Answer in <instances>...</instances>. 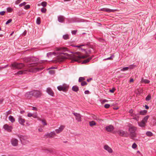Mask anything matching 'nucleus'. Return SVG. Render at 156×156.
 I'll return each mask as SVG.
<instances>
[{
    "label": "nucleus",
    "mask_w": 156,
    "mask_h": 156,
    "mask_svg": "<svg viewBox=\"0 0 156 156\" xmlns=\"http://www.w3.org/2000/svg\"><path fill=\"white\" fill-rule=\"evenodd\" d=\"M37 64L36 63L29 64L27 66V69H25L23 71H20L17 73V74L18 75H21L25 74L27 72H36L43 69V67H38L37 66Z\"/></svg>",
    "instance_id": "1"
},
{
    "label": "nucleus",
    "mask_w": 156,
    "mask_h": 156,
    "mask_svg": "<svg viewBox=\"0 0 156 156\" xmlns=\"http://www.w3.org/2000/svg\"><path fill=\"white\" fill-rule=\"evenodd\" d=\"M56 50L58 52L57 58V62H62L63 60L68 58V54L66 53L62 52V51H66L67 48L64 47L56 48Z\"/></svg>",
    "instance_id": "2"
},
{
    "label": "nucleus",
    "mask_w": 156,
    "mask_h": 156,
    "mask_svg": "<svg viewBox=\"0 0 156 156\" xmlns=\"http://www.w3.org/2000/svg\"><path fill=\"white\" fill-rule=\"evenodd\" d=\"M129 127L128 130L131 138L133 139H134L136 137L137 134L136 131L137 128L131 124L129 126Z\"/></svg>",
    "instance_id": "3"
},
{
    "label": "nucleus",
    "mask_w": 156,
    "mask_h": 156,
    "mask_svg": "<svg viewBox=\"0 0 156 156\" xmlns=\"http://www.w3.org/2000/svg\"><path fill=\"white\" fill-rule=\"evenodd\" d=\"M88 57V55L81 56L80 52H77L73 54L71 57L72 60L74 61L77 62L81 58H84Z\"/></svg>",
    "instance_id": "4"
},
{
    "label": "nucleus",
    "mask_w": 156,
    "mask_h": 156,
    "mask_svg": "<svg viewBox=\"0 0 156 156\" xmlns=\"http://www.w3.org/2000/svg\"><path fill=\"white\" fill-rule=\"evenodd\" d=\"M24 66V64L22 63H18L16 62L14 63L11 65V67L13 69H21Z\"/></svg>",
    "instance_id": "5"
},
{
    "label": "nucleus",
    "mask_w": 156,
    "mask_h": 156,
    "mask_svg": "<svg viewBox=\"0 0 156 156\" xmlns=\"http://www.w3.org/2000/svg\"><path fill=\"white\" fill-rule=\"evenodd\" d=\"M117 133L120 136L123 137H127L128 134L126 131H125L122 130H119L117 131Z\"/></svg>",
    "instance_id": "6"
},
{
    "label": "nucleus",
    "mask_w": 156,
    "mask_h": 156,
    "mask_svg": "<svg viewBox=\"0 0 156 156\" xmlns=\"http://www.w3.org/2000/svg\"><path fill=\"white\" fill-rule=\"evenodd\" d=\"M33 96L36 98L40 97L41 95V92L39 90H32Z\"/></svg>",
    "instance_id": "7"
},
{
    "label": "nucleus",
    "mask_w": 156,
    "mask_h": 156,
    "mask_svg": "<svg viewBox=\"0 0 156 156\" xmlns=\"http://www.w3.org/2000/svg\"><path fill=\"white\" fill-rule=\"evenodd\" d=\"M73 114L75 116V119L78 122H80L81 121V115L79 113L73 112Z\"/></svg>",
    "instance_id": "8"
},
{
    "label": "nucleus",
    "mask_w": 156,
    "mask_h": 156,
    "mask_svg": "<svg viewBox=\"0 0 156 156\" xmlns=\"http://www.w3.org/2000/svg\"><path fill=\"white\" fill-rule=\"evenodd\" d=\"M3 128L9 132H11L12 127L11 126H9L7 124H5L3 126Z\"/></svg>",
    "instance_id": "9"
},
{
    "label": "nucleus",
    "mask_w": 156,
    "mask_h": 156,
    "mask_svg": "<svg viewBox=\"0 0 156 156\" xmlns=\"http://www.w3.org/2000/svg\"><path fill=\"white\" fill-rule=\"evenodd\" d=\"M18 140L15 138H13L11 140V143L13 146H16L18 145Z\"/></svg>",
    "instance_id": "10"
},
{
    "label": "nucleus",
    "mask_w": 156,
    "mask_h": 156,
    "mask_svg": "<svg viewBox=\"0 0 156 156\" xmlns=\"http://www.w3.org/2000/svg\"><path fill=\"white\" fill-rule=\"evenodd\" d=\"M18 121L20 124L23 126L24 125V123L25 121V119L22 118L21 116H20L18 117Z\"/></svg>",
    "instance_id": "11"
},
{
    "label": "nucleus",
    "mask_w": 156,
    "mask_h": 156,
    "mask_svg": "<svg viewBox=\"0 0 156 156\" xmlns=\"http://www.w3.org/2000/svg\"><path fill=\"white\" fill-rule=\"evenodd\" d=\"M66 85H60L57 87V89L59 91H66Z\"/></svg>",
    "instance_id": "12"
},
{
    "label": "nucleus",
    "mask_w": 156,
    "mask_h": 156,
    "mask_svg": "<svg viewBox=\"0 0 156 156\" xmlns=\"http://www.w3.org/2000/svg\"><path fill=\"white\" fill-rule=\"evenodd\" d=\"M104 148L110 153H112L113 152V150L112 149L107 145H105Z\"/></svg>",
    "instance_id": "13"
},
{
    "label": "nucleus",
    "mask_w": 156,
    "mask_h": 156,
    "mask_svg": "<svg viewBox=\"0 0 156 156\" xmlns=\"http://www.w3.org/2000/svg\"><path fill=\"white\" fill-rule=\"evenodd\" d=\"M65 126H64L61 125L60 126L58 129H55V131L57 133H59L63 131L65 128Z\"/></svg>",
    "instance_id": "14"
},
{
    "label": "nucleus",
    "mask_w": 156,
    "mask_h": 156,
    "mask_svg": "<svg viewBox=\"0 0 156 156\" xmlns=\"http://www.w3.org/2000/svg\"><path fill=\"white\" fill-rule=\"evenodd\" d=\"M27 137L26 136H21L20 137V139L21 142L26 143L28 142L27 140Z\"/></svg>",
    "instance_id": "15"
},
{
    "label": "nucleus",
    "mask_w": 156,
    "mask_h": 156,
    "mask_svg": "<svg viewBox=\"0 0 156 156\" xmlns=\"http://www.w3.org/2000/svg\"><path fill=\"white\" fill-rule=\"evenodd\" d=\"M105 128L106 130L107 131L111 132L114 129V127L111 125H109L108 126H106Z\"/></svg>",
    "instance_id": "16"
},
{
    "label": "nucleus",
    "mask_w": 156,
    "mask_h": 156,
    "mask_svg": "<svg viewBox=\"0 0 156 156\" xmlns=\"http://www.w3.org/2000/svg\"><path fill=\"white\" fill-rule=\"evenodd\" d=\"M25 95L26 98H30L33 96L32 91L27 92Z\"/></svg>",
    "instance_id": "17"
},
{
    "label": "nucleus",
    "mask_w": 156,
    "mask_h": 156,
    "mask_svg": "<svg viewBox=\"0 0 156 156\" xmlns=\"http://www.w3.org/2000/svg\"><path fill=\"white\" fill-rule=\"evenodd\" d=\"M56 134L54 131L51 132L49 133H47V136L50 138L53 137Z\"/></svg>",
    "instance_id": "18"
},
{
    "label": "nucleus",
    "mask_w": 156,
    "mask_h": 156,
    "mask_svg": "<svg viewBox=\"0 0 156 156\" xmlns=\"http://www.w3.org/2000/svg\"><path fill=\"white\" fill-rule=\"evenodd\" d=\"M101 11L108 12H114L115 11V10L113 9H108L106 8H103L101 9Z\"/></svg>",
    "instance_id": "19"
},
{
    "label": "nucleus",
    "mask_w": 156,
    "mask_h": 156,
    "mask_svg": "<svg viewBox=\"0 0 156 156\" xmlns=\"http://www.w3.org/2000/svg\"><path fill=\"white\" fill-rule=\"evenodd\" d=\"M47 92L50 95L53 96L54 95V93L51 88H48L47 89Z\"/></svg>",
    "instance_id": "20"
},
{
    "label": "nucleus",
    "mask_w": 156,
    "mask_h": 156,
    "mask_svg": "<svg viewBox=\"0 0 156 156\" xmlns=\"http://www.w3.org/2000/svg\"><path fill=\"white\" fill-rule=\"evenodd\" d=\"M138 126L142 127H144L146 126V123L142 121L141 122H138Z\"/></svg>",
    "instance_id": "21"
},
{
    "label": "nucleus",
    "mask_w": 156,
    "mask_h": 156,
    "mask_svg": "<svg viewBox=\"0 0 156 156\" xmlns=\"http://www.w3.org/2000/svg\"><path fill=\"white\" fill-rule=\"evenodd\" d=\"M37 59L36 58L34 57H33L31 58H28L27 59V62H34L35 61H37Z\"/></svg>",
    "instance_id": "22"
},
{
    "label": "nucleus",
    "mask_w": 156,
    "mask_h": 156,
    "mask_svg": "<svg viewBox=\"0 0 156 156\" xmlns=\"http://www.w3.org/2000/svg\"><path fill=\"white\" fill-rule=\"evenodd\" d=\"M65 19V17L62 16H59L58 17V20L61 23L63 22Z\"/></svg>",
    "instance_id": "23"
},
{
    "label": "nucleus",
    "mask_w": 156,
    "mask_h": 156,
    "mask_svg": "<svg viewBox=\"0 0 156 156\" xmlns=\"http://www.w3.org/2000/svg\"><path fill=\"white\" fill-rule=\"evenodd\" d=\"M77 18H74L70 19H68V20L67 23H69L72 22H77Z\"/></svg>",
    "instance_id": "24"
},
{
    "label": "nucleus",
    "mask_w": 156,
    "mask_h": 156,
    "mask_svg": "<svg viewBox=\"0 0 156 156\" xmlns=\"http://www.w3.org/2000/svg\"><path fill=\"white\" fill-rule=\"evenodd\" d=\"M9 119L12 123L14 122L15 121V119L13 117V116L11 115H10L9 117Z\"/></svg>",
    "instance_id": "25"
},
{
    "label": "nucleus",
    "mask_w": 156,
    "mask_h": 156,
    "mask_svg": "<svg viewBox=\"0 0 156 156\" xmlns=\"http://www.w3.org/2000/svg\"><path fill=\"white\" fill-rule=\"evenodd\" d=\"M150 82V81L147 79H144L143 78L141 80V83H149Z\"/></svg>",
    "instance_id": "26"
},
{
    "label": "nucleus",
    "mask_w": 156,
    "mask_h": 156,
    "mask_svg": "<svg viewBox=\"0 0 156 156\" xmlns=\"http://www.w3.org/2000/svg\"><path fill=\"white\" fill-rule=\"evenodd\" d=\"M72 88L73 90L75 92H77L79 90V88L76 86H73Z\"/></svg>",
    "instance_id": "27"
},
{
    "label": "nucleus",
    "mask_w": 156,
    "mask_h": 156,
    "mask_svg": "<svg viewBox=\"0 0 156 156\" xmlns=\"http://www.w3.org/2000/svg\"><path fill=\"white\" fill-rule=\"evenodd\" d=\"M93 56L92 57H89L88 58L84 60L83 62V63H87L89 62V61L92 59V58Z\"/></svg>",
    "instance_id": "28"
},
{
    "label": "nucleus",
    "mask_w": 156,
    "mask_h": 156,
    "mask_svg": "<svg viewBox=\"0 0 156 156\" xmlns=\"http://www.w3.org/2000/svg\"><path fill=\"white\" fill-rule=\"evenodd\" d=\"M89 125L90 126H95L96 125V123L94 121H90L89 123Z\"/></svg>",
    "instance_id": "29"
},
{
    "label": "nucleus",
    "mask_w": 156,
    "mask_h": 156,
    "mask_svg": "<svg viewBox=\"0 0 156 156\" xmlns=\"http://www.w3.org/2000/svg\"><path fill=\"white\" fill-rule=\"evenodd\" d=\"M149 116H146L144 117L143 119L142 120V121L146 123L147 122V121L149 118Z\"/></svg>",
    "instance_id": "30"
},
{
    "label": "nucleus",
    "mask_w": 156,
    "mask_h": 156,
    "mask_svg": "<svg viewBox=\"0 0 156 156\" xmlns=\"http://www.w3.org/2000/svg\"><path fill=\"white\" fill-rule=\"evenodd\" d=\"M146 135L148 136H151L153 135V133L151 132L147 131L146 133Z\"/></svg>",
    "instance_id": "31"
},
{
    "label": "nucleus",
    "mask_w": 156,
    "mask_h": 156,
    "mask_svg": "<svg viewBox=\"0 0 156 156\" xmlns=\"http://www.w3.org/2000/svg\"><path fill=\"white\" fill-rule=\"evenodd\" d=\"M41 18L40 17L37 18L36 20V23L37 24H40L41 23Z\"/></svg>",
    "instance_id": "32"
},
{
    "label": "nucleus",
    "mask_w": 156,
    "mask_h": 156,
    "mask_svg": "<svg viewBox=\"0 0 156 156\" xmlns=\"http://www.w3.org/2000/svg\"><path fill=\"white\" fill-rule=\"evenodd\" d=\"M41 122L44 126H46L47 125L45 119H42Z\"/></svg>",
    "instance_id": "33"
},
{
    "label": "nucleus",
    "mask_w": 156,
    "mask_h": 156,
    "mask_svg": "<svg viewBox=\"0 0 156 156\" xmlns=\"http://www.w3.org/2000/svg\"><path fill=\"white\" fill-rule=\"evenodd\" d=\"M63 38L65 39V40H67L68 39L69 37V36L68 34H65L64 35H63Z\"/></svg>",
    "instance_id": "34"
},
{
    "label": "nucleus",
    "mask_w": 156,
    "mask_h": 156,
    "mask_svg": "<svg viewBox=\"0 0 156 156\" xmlns=\"http://www.w3.org/2000/svg\"><path fill=\"white\" fill-rule=\"evenodd\" d=\"M41 5L43 7H45L47 5V3L45 1L41 3Z\"/></svg>",
    "instance_id": "35"
},
{
    "label": "nucleus",
    "mask_w": 156,
    "mask_h": 156,
    "mask_svg": "<svg viewBox=\"0 0 156 156\" xmlns=\"http://www.w3.org/2000/svg\"><path fill=\"white\" fill-rule=\"evenodd\" d=\"M129 69V67H123L121 69V71H125L128 70Z\"/></svg>",
    "instance_id": "36"
},
{
    "label": "nucleus",
    "mask_w": 156,
    "mask_h": 156,
    "mask_svg": "<svg viewBox=\"0 0 156 156\" xmlns=\"http://www.w3.org/2000/svg\"><path fill=\"white\" fill-rule=\"evenodd\" d=\"M114 57V55H112L110 57L107 58H105L104 60H112V59Z\"/></svg>",
    "instance_id": "37"
},
{
    "label": "nucleus",
    "mask_w": 156,
    "mask_h": 156,
    "mask_svg": "<svg viewBox=\"0 0 156 156\" xmlns=\"http://www.w3.org/2000/svg\"><path fill=\"white\" fill-rule=\"evenodd\" d=\"M7 10L8 12H11L13 11V9L10 7H9L7 8Z\"/></svg>",
    "instance_id": "38"
},
{
    "label": "nucleus",
    "mask_w": 156,
    "mask_h": 156,
    "mask_svg": "<svg viewBox=\"0 0 156 156\" xmlns=\"http://www.w3.org/2000/svg\"><path fill=\"white\" fill-rule=\"evenodd\" d=\"M147 112V111L144 110L140 112V114L141 115H144Z\"/></svg>",
    "instance_id": "39"
},
{
    "label": "nucleus",
    "mask_w": 156,
    "mask_h": 156,
    "mask_svg": "<svg viewBox=\"0 0 156 156\" xmlns=\"http://www.w3.org/2000/svg\"><path fill=\"white\" fill-rule=\"evenodd\" d=\"M85 80V78L83 77H80L78 81L79 82H80L83 80Z\"/></svg>",
    "instance_id": "40"
},
{
    "label": "nucleus",
    "mask_w": 156,
    "mask_h": 156,
    "mask_svg": "<svg viewBox=\"0 0 156 156\" xmlns=\"http://www.w3.org/2000/svg\"><path fill=\"white\" fill-rule=\"evenodd\" d=\"M87 84V83L86 81H83L81 83V85L82 86H84Z\"/></svg>",
    "instance_id": "41"
},
{
    "label": "nucleus",
    "mask_w": 156,
    "mask_h": 156,
    "mask_svg": "<svg viewBox=\"0 0 156 156\" xmlns=\"http://www.w3.org/2000/svg\"><path fill=\"white\" fill-rule=\"evenodd\" d=\"M41 11L43 13H45L46 11V9L44 8H42L41 9Z\"/></svg>",
    "instance_id": "42"
},
{
    "label": "nucleus",
    "mask_w": 156,
    "mask_h": 156,
    "mask_svg": "<svg viewBox=\"0 0 156 156\" xmlns=\"http://www.w3.org/2000/svg\"><path fill=\"white\" fill-rule=\"evenodd\" d=\"M151 99V97L150 95H148L146 98V100L147 101L150 100Z\"/></svg>",
    "instance_id": "43"
},
{
    "label": "nucleus",
    "mask_w": 156,
    "mask_h": 156,
    "mask_svg": "<svg viewBox=\"0 0 156 156\" xmlns=\"http://www.w3.org/2000/svg\"><path fill=\"white\" fill-rule=\"evenodd\" d=\"M32 117L34 118H37V115L36 112L34 114H33Z\"/></svg>",
    "instance_id": "44"
},
{
    "label": "nucleus",
    "mask_w": 156,
    "mask_h": 156,
    "mask_svg": "<svg viewBox=\"0 0 156 156\" xmlns=\"http://www.w3.org/2000/svg\"><path fill=\"white\" fill-rule=\"evenodd\" d=\"M137 145L135 143H134L132 146V147L133 148L135 149L137 147Z\"/></svg>",
    "instance_id": "45"
},
{
    "label": "nucleus",
    "mask_w": 156,
    "mask_h": 156,
    "mask_svg": "<svg viewBox=\"0 0 156 156\" xmlns=\"http://www.w3.org/2000/svg\"><path fill=\"white\" fill-rule=\"evenodd\" d=\"M49 72L51 74H53L55 73V71L53 70H50L49 71Z\"/></svg>",
    "instance_id": "46"
},
{
    "label": "nucleus",
    "mask_w": 156,
    "mask_h": 156,
    "mask_svg": "<svg viewBox=\"0 0 156 156\" xmlns=\"http://www.w3.org/2000/svg\"><path fill=\"white\" fill-rule=\"evenodd\" d=\"M30 5H27L25 6L24 8L25 9H29L30 8Z\"/></svg>",
    "instance_id": "47"
},
{
    "label": "nucleus",
    "mask_w": 156,
    "mask_h": 156,
    "mask_svg": "<svg viewBox=\"0 0 156 156\" xmlns=\"http://www.w3.org/2000/svg\"><path fill=\"white\" fill-rule=\"evenodd\" d=\"M12 19H10L8 21H7L5 23L6 24H8L10 23L12 21Z\"/></svg>",
    "instance_id": "48"
},
{
    "label": "nucleus",
    "mask_w": 156,
    "mask_h": 156,
    "mask_svg": "<svg viewBox=\"0 0 156 156\" xmlns=\"http://www.w3.org/2000/svg\"><path fill=\"white\" fill-rule=\"evenodd\" d=\"M133 111L132 109H131L129 111V112L130 114L132 116H133Z\"/></svg>",
    "instance_id": "49"
},
{
    "label": "nucleus",
    "mask_w": 156,
    "mask_h": 156,
    "mask_svg": "<svg viewBox=\"0 0 156 156\" xmlns=\"http://www.w3.org/2000/svg\"><path fill=\"white\" fill-rule=\"evenodd\" d=\"M135 67V66L133 65H131L128 67H129V69H133Z\"/></svg>",
    "instance_id": "50"
},
{
    "label": "nucleus",
    "mask_w": 156,
    "mask_h": 156,
    "mask_svg": "<svg viewBox=\"0 0 156 156\" xmlns=\"http://www.w3.org/2000/svg\"><path fill=\"white\" fill-rule=\"evenodd\" d=\"M11 111L9 110L8 111V112H6V113H5V114L7 116L9 114H10L11 113Z\"/></svg>",
    "instance_id": "51"
},
{
    "label": "nucleus",
    "mask_w": 156,
    "mask_h": 156,
    "mask_svg": "<svg viewBox=\"0 0 156 156\" xmlns=\"http://www.w3.org/2000/svg\"><path fill=\"white\" fill-rule=\"evenodd\" d=\"M110 106V105L108 104H106L105 105L104 107L106 108H108Z\"/></svg>",
    "instance_id": "52"
},
{
    "label": "nucleus",
    "mask_w": 156,
    "mask_h": 156,
    "mask_svg": "<svg viewBox=\"0 0 156 156\" xmlns=\"http://www.w3.org/2000/svg\"><path fill=\"white\" fill-rule=\"evenodd\" d=\"M54 54V53L51 52H49L47 54V56L48 57H49V56H51Z\"/></svg>",
    "instance_id": "53"
},
{
    "label": "nucleus",
    "mask_w": 156,
    "mask_h": 156,
    "mask_svg": "<svg viewBox=\"0 0 156 156\" xmlns=\"http://www.w3.org/2000/svg\"><path fill=\"white\" fill-rule=\"evenodd\" d=\"M26 4V3L25 2H23V3L20 4L19 5V6L20 7H22L23 6H24Z\"/></svg>",
    "instance_id": "54"
},
{
    "label": "nucleus",
    "mask_w": 156,
    "mask_h": 156,
    "mask_svg": "<svg viewBox=\"0 0 156 156\" xmlns=\"http://www.w3.org/2000/svg\"><path fill=\"white\" fill-rule=\"evenodd\" d=\"M93 118L94 120H98L99 119L96 116L94 115V116H93Z\"/></svg>",
    "instance_id": "55"
},
{
    "label": "nucleus",
    "mask_w": 156,
    "mask_h": 156,
    "mask_svg": "<svg viewBox=\"0 0 156 156\" xmlns=\"http://www.w3.org/2000/svg\"><path fill=\"white\" fill-rule=\"evenodd\" d=\"M5 13V11H3L0 12V15L1 16L4 15Z\"/></svg>",
    "instance_id": "56"
},
{
    "label": "nucleus",
    "mask_w": 156,
    "mask_h": 156,
    "mask_svg": "<svg viewBox=\"0 0 156 156\" xmlns=\"http://www.w3.org/2000/svg\"><path fill=\"white\" fill-rule=\"evenodd\" d=\"M32 116L33 114L31 113H29L27 114V116L29 117H32Z\"/></svg>",
    "instance_id": "57"
},
{
    "label": "nucleus",
    "mask_w": 156,
    "mask_h": 156,
    "mask_svg": "<svg viewBox=\"0 0 156 156\" xmlns=\"http://www.w3.org/2000/svg\"><path fill=\"white\" fill-rule=\"evenodd\" d=\"M77 30H74L72 31V34H75L76 33Z\"/></svg>",
    "instance_id": "58"
},
{
    "label": "nucleus",
    "mask_w": 156,
    "mask_h": 156,
    "mask_svg": "<svg viewBox=\"0 0 156 156\" xmlns=\"http://www.w3.org/2000/svg\"><path fill=\"white\" fill-rule=\"evenodd\" d=\"M90 92L88 90H86L84 91V93L85 94H89Z\"/></svg>",
    "instance_id": "59"
},
{
    "label": "nucleus",
    "mask_w": 156,
    "mask_h": 156,
    "mask_svg": "<svg viewBox=\"0 0 156 156\" xmlns=\"http://www.w3.org/2000/svg\"><path fill=\"white\" fill-rule=\"evenodd\" d=\"M108 101L106 100H105V99H104V100H103L101 102V103H104L105 102H107Z\"/></svg>",
    "instance_id": "60"
},
{
    "label": "nucleus",
    "mask_w": 156,
    "mask_h": 156,
    "mask_svg": "<svg viewBox=\"0 0 156 156\" xmlns=\"http://www.w3.org/2000/svg\"><path fill=\"white\" fill-rule=\"evenodd\" d=\"M115 89H114V88H113V89H112V90H110V91L111 92V93H114V91H115Z\"/></svg>",
    "instance_id": "61"
},
{
    "label": "nucleus",
    "mask_w": 156,
    "mask_h": 156,
    "mask_svg": "<svg viewBox=\"0 0 156 156\" xmlns=\"http://www.w3.org/2000/svg\"><path fill=\"white\" fill-rule=\"evenodd\" d=\"M32 110H33L37 111V108L35 107H33L32 108Z\"/></svg>",
    "instance_id": "62"
},
{
    "label": "nucleus",
    "mask_w": 156,
    "mask_h": 156,
    "mask_svg": "<svg viewBox=\"0 0 156 156\" xmlns=\"http://www.w3.org/2000/svg\"><path fill=\"white\" fill-rule=\"evenodd\" d=\"M38 130L40 132H42L43 131V129H42L40 128L38 129Z\"/></svg>",
    "instance_id": "63"
},
{
    "label": "nucleus",
    "mask_w": 156,
    "mask_h": 156,
    "mask_svg": "<svg viewBox=\"0 0 156 156\" xmlns=\"http://www.w3.org/2000/svg\"><path fill=\"white\" fill-rule=\"evenodd\" d=\"M37 119L39 121H41V122L42 121V119H41V118H40L39 117H37Z\"/></svg>",
    "instance_id": "64"
}]
</instances>
